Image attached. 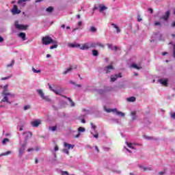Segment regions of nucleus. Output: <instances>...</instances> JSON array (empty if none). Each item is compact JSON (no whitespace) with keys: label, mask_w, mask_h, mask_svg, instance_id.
Segmentation results:
<instances>
[{"label":"nucleus","mask_w":175,"mask_h":175,"mask_svg":"<svg viewBox=\"0 0 175 175\" xmlns=\"http://www.w3.org/2000/svg\"><path fill=\"white\" fill-rule=\"evenodd\" d=\"M31 151H38V149H35L33 148H30L27 149V152H31Z\"/></svg>","instance_id":"nucleus-44"},{"label":"nucleus","mask_w":175,"mask_h":175,"mask_svg":"<svg viewBox=\"0 0 175 175\" xmlns=\"http://www.w3.org/2000/svg\"><path fill=\"white\" fill-rule=\"evenodd\" d=\"M111 25L113 28H116L117 33H119V32L121 31V30H120V27H118V26H117V25H116L114 23H111Z\"/></svg>","instance_id":"nucleus-26"},{"label":"nucleus","mask_w":175,"mask_h":175,"mask_svg":"<svg viewBox=\"0 0 175 175\" xmlns=\"http://www.w3.org/2000/svg\"><path fill=\"white\" fill-rule=\"evenodd\" d=\"M169 17H170V11H167L165 14L161 17L164 21H167L169 20Z\"/></svg>","instance_id":"nucleus-15"},{"label":"nucleus","mask_w":175,"mask_h":175,"mask_svg":"<svg viewBox=\"0 0 175 175\" xmlns=\"http://www.w3.org/2000/svg\"><path fill=\"white\" fill-rule=\"evenodd\" d=\"M149 12H150V13H152L153 10L152 8H148Z\"/></svg>","instance_id":"nucleus-63"},{"label":"nucleus","mask_w":175,"mask_h":175,"mask_svg":"<svg viewBox=\"0 0 175 175\" xmlns=\"http://www.w3.org/2000/svg\"><path fill=\"white\" fill-rule=\"evenodd\" d=\"M49 131H51L52 132H55V131H57V126H50Z\"/></svg>","instance_id":"nucleus-33"},{"label":"nucleus","mask_w":175,"mask_h":175,"mask_svg":"<svg viewBox=\"0 0 175 175\" xmlns=\"http://www.w3.org/2000/svg\"><path fill=\"white\" fill-rule=\"evenodd\" d=\"M158 83H160V84L164 85L165 87H167L168 80L167 79H160L158 80Z\"/></svg>","instance_id":"nucleus-12"},{"label":"nucleus","mask_w":175,"mask_h":175,"mask_svg":"<svg viewBox=\"0 0 175 175\" xmlns=\"http://www.w3.org/2000/svg\"><path fill=\"white\" fill-rule=\"evenodd\" d=\"M154 25L156 27H158V25H161V23L160 22H156V23H154Z\"/></svg>","instance_id":"nucleus-55"},{"label":"nucleus","mask_w":175,"mask_h":175,"mask_svg":"<svg viewBox=\"0 0 175 175\" xmlns=\"http://www.w3.org/2000/svg\"><path fill=\"white\" fill-rule=\"evenodd\" d=\"M8 90H9V85H5L3 87V90L1 93L3 98H2L1 103H2V102H5L8 105H12V103H13V101L10 100L9 98H14V94L8 92Z\"/></svg>","instance_id":"nucleus-1"},{"label":"nucleus","mask_w":175,"mask_h":175,"mask_svg":"<svg viewBox=\"0 0 175 175\" xmlns=\"http://www.w3.org/2000/svg\"><path fill=\"white\" fill-rule=\"evenodd\" d=\"M97 92L100 94V95H105V94H106V90L98 89L97 90Z\"/></svg>","instance_id":"nucleus-24"},{"label":"nucleus","mask_w":175,"mask_h":175,"mask_svg":"<svg viewBox=\"0 0 175 175\" xmlns=\"http://www.w3.org/2000/svg\"><path fill=\"white\" fill-rule=\"evenodd\" d=\"M94 133L96 134H94V133L91 132V135H92L95 139H98V137H99V134L96 131H94Z\"/></svg>","instance_id":"nucleus-34"},{"label":"nucleus","mask_w":175,"mask_h":175,"mask_svg":"<svg viewBox=\"0 0 175 175\" xmlns=\"http://www.w3.org/2000/svg\"><path fill=\"white\" fill-rule=\"evenodd\" d=\"M105 151H109V150H110V148H103Z\"/></svg>","instance_id":"nucleus-61"},{"label":"nucleus","mask_w":175,"mask_h":175,"mask_svg":"<svg viewBox=\"0 0 175 175\" xmlns=\"http://www.w3.org/2000/svg\"><path fill=\"white\" fill-rule=\"evenodd\" d=\"M64 148H67L68 150H73L75 148V145L68 144L66 142L64 143Z\"/></svg>","instance_id":"nucleus-14"},{"label":"nucleus","mask_w":175,"mask_h":175,"mask_svg":"<svg viewBox=\"0 0 175 175\" xmlns=\"http://www.w3.org/2000/svg\"><path fill=\"white\" fill-rule=\"evenodd\" d=\"M144 139H146V140H154V137H148L147 135H144Z\"/></svg>","instance_id":"nucleus-36"},{"label":"nucleus","mask_w":175,"mask_h":175,"mask_svg":"<svg viewBox=\"0 0 175 175\" xmlns=\"http://www.w3.org/2000/svg\"><path fill=\"white\" fill-rule=\"evenodd\" d=\"M102 47V49H105V45L101 44L100 42H89L90 49H96V47Z\"/></svg>","instance_id":"nucleus-6"},{"label":"nucleus","mask_w":175,"mask_h":175,"mask_svg":"<svg viewBox=\"0 0 175 175\" xmlns=\"http://www.w3.org/2000/svg\"><path fill=\"white\" fill-rule=\"evenodd\" d=\"M139 167H140V169H143V170L144 172H146V171H149L150 172V171L152 170V167L151 166L145 167L144 165H139Z\"/></svg>","instance_id":"nucleus-18"},{"label":"nucleus","mask_w":175,"mask_h":175,"mask_svg":"<svg viewBox=\"0 0 175 175\" xmlns=\"http://www.w3.org/2000/svg\"><path fill=\"white\" fill-rule=\"evenodd\" d=\"M159 174L163 175V174H165V172H159Z\"/></svg>","instance_id":"nucleus-62"},{"label":"nucleus","mask_w":175,"mask_h":175,"mask_svg":"<svg viewBox=\"0 0 175 175\" xmlns=\"http://www.w3.org/2000/svg\"><path fill=\"white\" fill-rule=\"evenodd\" d=\"M68 47H71L72 49H79V47H81V45L78 43H70L68 44Z\"/></svg>","instance_id":"nucleus-16"},{"label":"nucleus","mask_w":175,"mask_h":175,"mask_svg":"<svg viewBox=\"0 0 175 175\" xmlns=\"http://www.w3.org/2000/svg\"><path fill=\"white\" fill-rule=\"evenodd\" d=\"M12 12L13 14H20L21 13V10H18L17 5H14L13 9L12 10Z\"/></svg>","instance_id":"nucleus-13"},{"label":"nucleus","mask_w":175,"mask_h":175,"mask_svg":"<svg viewBox=\"0 0 175 175\" xmlns=\"http://www.w3.org/2000/svg\"><path fill=\"white\" fill-rule=\"evenodd\" d=\"M124 150H126V151H127L128 152H132V151H131V150L128 149L126 147H124Z\"/></svg>","instance_id":"nucleus-54"},{"label":"nucleus","mask_w":175,"mask_h":175,"mask_svg":"<svg viewBox=\"0 0 175 175\" xmlns=\"http://www.w3.org/2000/svg\"><path fill=\"white\" fill-rule=\"evenodd\" d=\"M70 84L75 85V87H78V88L81 87V85L76 84V83H75V81H70Z\"/></svg>","instance_id":"nucleus-39"},{"label":"nucleus","mask_w":175,"mask_h":175,"mask_svg":"<svg viewBox=\"0 0 175 175\" xmlns=\"http://www.w3.org/2000/svg\"><path fill=\"white\" fill-rule=\"evenodd\" d=\"M131 120L135 121V120L137 119V115H136V111H132L131 113Z\"/></svg>","instance_id":"nucleus-20"},{"label":"nucleus","mask_w":175,"mask_h":175,"mask_svg":"<svg viewBox=\"0 0 175 175\" xmlns=\"http://www.w3.org/2000/svg\"><path fill=\"white\" fill-rule=\"evenodd\" d=\"M70 103H71V104H70V106H71L72 107H75V102H73V100H72L71 101H70Z\"/></svg>","instance_id":"nucleus-52"},{"label":"nucleus","mask_w":175,"mask_h":175,"mask_svg":"<svg viewBox=\"0 0 175 175\" xmlns=\"http://www.w3.org/2000/svg\"><path fill=\"white\" fill-rule=\"evenodd\" d=\"M81 50H88L90 49V42H87L83 44L81 46H80Z\"/></svg>","instance_id":"nucleus-17"},{"label":"nucleus","mask_w":175,"mask_h":175,"mask_svg":"<svg viewBox=\"0 0 175 175\" xmlns=\"http://www.w3.org/2000/svg\"><path fill=\"white\" fill-rule=\"evenodd\" d=\"M28 1H31V0H18V4L21 5L22 8H24V6H25V2H28Z\"/></svg>","instance_id":"nucleus-21"},{"label":"nucleus","mask_w":175,"mask_h":175,"mask_svg":"<svg viewBox=\"0 0 175 175\" xmlns=\"http://www.w3.org/2000/svg\"><path fill=\"white\" fill-rule=\"evenodd\" d=\"M100 9V4H96L93 8V12H95V10H99Z\"/></svg>","instance_id":"nucleus-30"},{"label":"nucleus","mask_w":175,"mask_h":175,"mask_svg":"<svg viewBox=\"0 0 175 175\" xmlns=\"http://www.w3.org/2000/svg\"><path fill=\"white\" fill-rule=\"evenodd\" d=\"M53 11H54V8L51 6L46 9V12H47L48 13H53Z\"/></svg>","instance_id":"nucleus-31"},{"label":"nucleus","mask_w":175,"mask_h":175,"mask_svg":"<svg viewBox=\"0 0 175 175\" xmlns=\"http://www.w3.org/2000/svg\"><path fill=\"white\" fill-rule=\"evenodd\" d=\"M121 77H122L121 72H120L118 75L116 74L115 75H111V83H114V81H116V80H117V79L121 78Z\"/></svg>","instance_id":"nucleus-9"},{"label":"nucleus","mask_w":175,"mask_h":175,"mask_svg":"<svg viewBox=\"0 0 175 175\" xmlns=\"http://www.w3.org/2000/svg\"><path fill=\"white\" fill-rule=\"evenodd\" d=\"M126 144L127 145V147H129V148H132L133 149V144L129 143L128 142H126Z\"/></svg>","instance_id":"nucleus-38"},{"label":"nucleus","mask_w":175,"mask_h":175,"mask_svg":"<svg viewBox=\"0 0 175 175\" xmlns=\"http://www.w3.org/2000/svg\"><path fill=\"white\" fill-rule=\"evenodd\" d=\"M25 147H27V144H22L21 147L18 149V158H23V156L24 155V152L25 151Z\"/></svg>","instance_id":"nucleus-5"},{"label":"nucleus","mask_w":175,"mask_h":175,"mask_svg":"<svg viewBox=\"0 0 175 175\" xmlns=\"http://www.w3.org/2000/svg\"><path fill=\"white\" fill-rule=\"evenodd\" d=\"M171 117L175 120V112L171 115Z\"/></svg>","instance_id":"nucleus-56"},{"label":"nucleus","mask_w":175,"mask_h":175,"mask_svg":"<svg viewBox=\"0 0 175 175\" xmlns=\"http://www.w3.org/2000/svg\"><path fill=\"white\" fill-rule=\"evenodd\" d=\"M132 68H135V69H140V68L139 66H137V64H133L131 65Z\"/></svg>","instance_id":"nucleus-49"},{"label":"nucleus","mask_w":175,"mask_h":175,"mask_svg":"<svg viewBox=\"0 0 175 175\" xmlns=\"http://www.w3.org/2000/svg\"><path fill=\"white\" fill-rule=\"evenodd\" d=\"M57 47H58V45L55 44L50 46V50H54V49H57Z\"/></svg>","instance_id":"nucleus-46"},{"label":"nucleus","mask_w":175,"mask_h":175,"mask_svg":"<svg viewBox=\"0 0 175 175\" xmlns=\"http://www.w3.org/2000/svg\"><path fill=\"white\" fill-rule=\"evenodd\" d=\"M92 128L93 129L94 132H96V126L94 123H90Z\"/></svg>","instance_id":"nucleus-41"},{"label":"nucleus","mask_w":175,"mask_h":175,"mask_svg":"<svg viewBox=\"0 0 175 175\" xmlns=\"http://www.w3.org/2000/svg\"><path fill=\"white\" fill-rule=\"evenodd\" d=\"M108 49H109V50H114L115 51H117V46H114L113 47V44H108Z\"/></svg>","instance_id":"nucleus-25"},{"label":"nucleus","mask_w":175,"mask_h":175,"mask_svg":"<svg viewBox=\"0 0 175 175\" xmlns=\"http://www.w3.org/2000/svg\"><path fill=\"white\" fill-rule=\"evenodd\" d=\"M92 53L94 57H98V55H99V52L96 49L92 50Z\"/></svg>","instance_id":"nucleus-29"},{"label":"nucleus","mask_w":175,"mask_h":175,"mask_svg":"<svg viewBox=\"0 0 175 175\" xmlns=\"http://www.w3.org/2000/svg\"><path fill=\"white\" fill-rule=\"evenodd\" d=\"M31 108V106H29V105H25V107H24V110L25 111V110H28L29 109H30Z\"/></svg>","instance_id":"nucleus-50"},{"label":"nucleus","mask_w":175,"mask_h":175,"mask_svg":"<svg viewBox=\"0 0 175 175\" xmlns=\"http://www.w3.org/2000/svg\"><path fill=\"white\" fill-rule=\"evenodd\" d=\"M40 124H42L40 120H36L34 121L31 122V126H33V128H38V126H39Z\"/></svg>","instance_id":"nucleus-8"},{"label":"nucleus","mask_w":175,"mask_h":175,"mask_svg":"<svg viewBox=\"0 0 175 175\" xmlns=\"http://www.w3.org/2000/svg\"><path fill=\"white\" fill-rule=\"evenodd\" d=\"M81 132H85V128L83 127H79L78 128V134L75 136L76 139H79L81 135Z\"/></svg>","instance_id":"nucleus-11"},{"label":"nucleus","mask_w":175,"mask_h":175,"mask_svg":"<svg viewBox=\"0 0 175 175\" xmlns=\"http://www.w3.org/2000/svg\"><path fill=\"white\" fill-rule=\"evenodd\" d=\"M95 150L97 151V152H99V148H98L97 146H95Z\"/></svg>","instance_id":"nucleus-58"},{"label":"nucleus","mask_w":175,"mask_h":175,"mask_svg":"<svg viewBox=\"0 0 175 175\" xmlns=\"http://www.w3.org/2000/svg\"><path fill=\"white\" fill-rule=\"evenodd\" d=\"M23 126H23V125H18V126H17L18 131H23Z\"/></svg>","instance_id":"nucleus-48"},{"label":"nucleus","mask_w":175,"mask_h":175,"mask_svg":"<svg viewBox=\"0 0 175 175\" xmlns=\"http://www.w3.org/2000/svg\"><path fill=\"white\" fill-rule=\"evenodd\" d=\"M49 87V90L51 91H52L53 92H55L56 94V95H61V92H62V90L61 89L59 90H56L53 88V86L51 85H50V83L48 84Z\"/></svg>","instance_id":"nucleus-7"},{"label":"nucleus","mask_w":175,"mask_h":175,"mask_svg":"<svg viewBox=\"0 0 175 175\" xmlns=\"http://www.w3.org/2000/svg\"><path fill=\"white\" fill-rule=\"evenodd\" d=\"M81 122H82V124H85V119L83 118L81 120Z\"/></svg>","instance_id":"nucleus-60"},{"label":"nucleus","mask_w":175,"mask_h":175,"mask_svg":"<svg viewBox=\"0 0 175 175\" xmlns=\"http://www.w3.org/2000/svg\"><path fill=\"white\" fill-rule=\"evenodd\" d=\"M72 71V67H70L68 68H67L64 72V75H67V73H69V72Z\"/></svg>","instance_id":"nucleus-35"},{"label":"nucleus","mask_w":175,"mask_h":175,"mask_svg":"<svg viewBox=\"0 0 175 175\" xmlns=\"http://www.w3.org/2000/svg\"><path fill=\"white\" fill-rule=\"evenodd\" d=\"M61 175H69V172L67 171H62L60 173Z\"/></svg>","instance_id":"nucleus-47"},{"label":"nucleus","mask_w":175,"mask_h":175,"mask_svg":"<svg viewBox=\"0 0 175 175\" xmlns=\"http://www.w3.org/2000/svg\"><path fill=\"white\" fill-rule=\"evenodd\" d=\"M64 154H66L67 155H69V149L65 148L62 150Z\"/></svg>","instance_id":"nucleus-37"},{"label":"nucleus","mask_w":175,"mask_h":175,"mask_svg":"<svg viewBox=\"0 0 175 175\" xmlns=\"http://www.w3.org/2000/svg\"><path fill=\"white\" fill-rule=\"evenodd\" d=\"M32 71L33 72V73H40V70H36L35 69V68L32 67Z\"/></svg>","instance_id":"nucleus-42"},{"label":"nucleus","mask_w":175,"mask_h":175,"mask_svg":"<svg viewBox=\"0 0 175 175\" xmlns=\"http://www.w3.org/2000/svg\"><path fill=\"white\" fill-rule=\"evenodd\" d=\"M126 100H128V102H135L136 101V97L131 96V97L127 98Z\"/></svg>","instance_id":"nucleus-27"},{"label":"nucleus","mask_w":175,"mask_h":175,"mask_svg":"<svg viewBox=\"0 0 175 175\" xmlns=\"http://www.w3.org/2000/svg\"><path fill=\"white\" fill-rule=\"evenodd\" d=\"M90 30L91 32H96V27H95L94 26L91 27Z\"/></svg>","instance_id":"nucleus-43"},{"label":"nucleus","mask_w":175,"mask_h":175,"mask_svg":"<svg viewBox=\"0 0 175 175\" xmlns=\"http://www.w3.org/2000/svg\"><path fill=\"white\" fill-rule=\"evenodd\" d=\"M14 65V59L12 60L11 63L7 65V68H10Z\"/></svg>","instance_id":"nucleus-40"},{"label":"nucleus","mask_w":175,"mask_h":175,"mask_svg":"<svg viewBox=\"0 0 175 175\" xmlns=\"http://www.w3.org/2000/svg\"><path fill=\"white\" fill-rule=\"evenodd\" d=\"M81 25H83V21H80L78 22V27H81Z\"/></svg>","instance_id":"nucleus-53"},{"label":"nucleus","mask_w":175,"mask_h":175,"mask_svg":"<svg viewBox=\"0 0 175 175\" xmlns=\"http://www.w3.org/2000/svg\"><path fill=\"white\" fill-rule=\"evenodd\" d=\"M55 151H58V150H59V148H58V146H55V148H54Z\"/></svg>","instance_id":"nucleus-57"},{"label":"nucleus","mask_w":175,"mask_h":175,"mask_svg":"<svg viewBox=\"0 0 175 175\" xmlns=\"http://www.w3.org/2000/svg\"><path fill=\"white\" fill-rule=\"evenodd\" d=\"M37 92L38 95H40L41 98H42L44 96V93L43 92V90H42L41 89L37 90Z\"/></svg>","instance_id":"nucleus-22"},{"label":"nucleus","mask_w":175,"mask_h":175,"mask_svg":"<svg viewBox=\"0 0 175 175\" xmlns=\"http://www.w3.org/2000/svg\"><path fill=\"white\" fill-rule=\"evenodd\" d=\"M104 110H105L107 111V113H111V111L113 113H116V114L118 116H120V117H124L125 116V113H124V112L118 111L117 110V109H116V108H114V109H106V107H104Z\"/></svg>","instance_id":"nucleus-2"},{"label":"nucleus","mask_w":175,"mask_h":175,"mask_svg":"<svg viewBox=\"0 0 175 175\" xmlns=\"http://www.w3.org/2000/svg\"><path fill=\"white\" fill-rule=\"evenodd\" d=\"M42 99H43V100H45L46 102H51V99L49 96H44Z\"/></svg>","instance_id":"nucleus-28"},{"label":"nucleus","mask_w":175,"mask_h":175,"mask_svg":"<svg viewBox=\"0 0 175 175\" xmlns=\"http://www.w3.org/2000/svg\"><path fill=\"white\" fill-rule=\"evenodd\" d=\"M8 142H10V139L8 138H5L3 141L2 143L3 144H6V143H8Z\"/></svg>","instance_id":"nucleus-45"},{"label":"nucleus","mask_w":175,"mask_h":175,"mask_svg":"<svg viewBox=\"0 0 175 175\" xmlns=\"http://www.w3.org/2000/svg\"><path fill=\"white\" fill-rule=\"evenodd\" d=\"M3 38H2L1 36H0V43H2V42H3Z\"/></svg>","instance_id":"nucleus-59"},{"label":"nucleus","mask_w":175,"mask_h":175,"mask_svg":"<svg viewBox=\"0 0 175 175\" xmlns=\"http://www.w3.org/2000/svg\"><path fill=\"white\" fill-rule=\"evenodd\" d=\"M111 70H114V67L113 66L109 65L104 68V72L107 75L111 72Z\"/></svg>","instance_id":"nucleus-10"},{"label":"nucleus","mask_w":175,"mask_h":175,"mask_svg":"<svg viewBox=\"0 0 175 175\" xmlns=\"http://www.w3.org/2000/svg\"><path fill=\"white\" fill-rule=\"evenodd\" d=\"M42 44L47 45L51 43H54V40H53V38H51L50 36H45L42 38Z\"/></svg>","instance_id":"nucleus-4"},{"label":"nucleus","mask_w":175,"mask_h":175,"mask_svg":"<svg viewBox=\"0 0 175 175\" xmlns=\"http://www.w3.org/2000/svg\"><path fill=\"white\" fill-rule=\"evenodd\" d=\"M105 10H107V7L103 5H100L99 12H105Z\"/></svg>","instance_id":"nucleus-23"},{"label":"nucleus","mask_w":175,"mask_h":175,"mask_svg":"<svg viewBox=\"0 0 175 175\" xmlns=\"http://www.w3.org/2000/svg\"><path fill=\"white\" fill-rule=\"evenodd\" d=\"M14 27L16 29H18V31H25L27 28H28V25H21L18 23V21H16L14 23Z\"/></svg>","instance_id":"nucleus-3"},{"label":"nucleus","mask_w":175,"mask_h":175,"mask_svg":"<svg viewBox=\"0 0 175 175\" xmlns=\"http://www.w3.org/2000/svg\"><path fill=\"white\" fill-rule=\"evenodd\" d=\"M172 27H175V22L172 23Z\"/></svg>","instance_id":"nucleus-64"},{"label":"nucleus","mask_w":175,"mask_h":175,"mask_svg":"<svg viewBox=\"0 0 175 175\" xmlns=\"http://www.w3.org/2000/svg\"><path fill=\"white\" fill-rule=\"evenodd\" d=\"M18 36L22 38V40H27V35L25 34V33L21 32L18 34Z\"/></svg>","instance_id":"nucleus-19"},{"label":"nucleus","mask_w":175,"mask_h":175,"mask_svg":"<svg viewBox=\"0 0 175 175\" xmlns=\"http://www.w3.org/2000/svg\"><path fill=\"white\" fill-rule=\"evenodd\" d=\"M10 154H12V151L9 150V151H7V152H5L4 153L0 154V157H4L5 155H10Z\"/></svg>","instance_id":"nucleus-32"},{"label":"nucleus","mask_w":175,"mask_h":175,"mask_svg":"<svg viewBox=\"0 0 175 175\" xmlns=\"http://www.w3.org/2000/svg\"><path fill=\"white\" fill-rule=\"evenodd\" d=\"M9 79H10V77H2V78L1 79V80H9Z\"/></svg>","instance_id":"nucleus-51"}]
</instances>
